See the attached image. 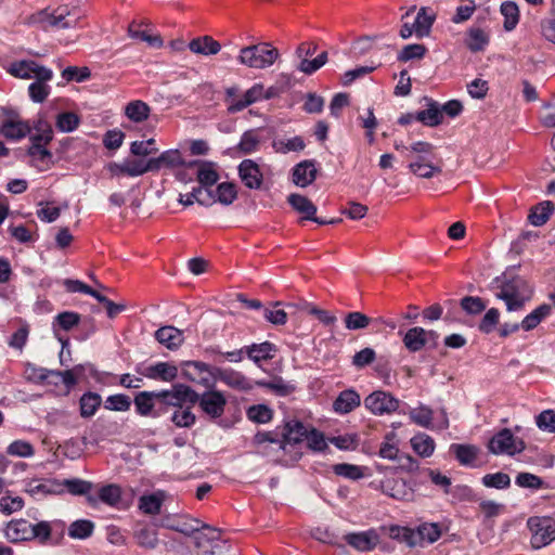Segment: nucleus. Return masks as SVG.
<instances>
[{"label":"nucleus","mask_w":555,"mask_h":555,"mask_svg":"<svg viewBox=\"0 0 555 555\" xmlns=\"http://www.w3.org/2000/svg\"><path fill=\"white\" fill-rule=\"evenodd\" d=\"M308 426L297 418L285 420L282 425L272 431L258 433L255 442L260 444L270 442L278 446L275 461L284 466L298 462L302 456V444L307 436Z\"/></svg>","instance_id":"obj_1"},{"label":"nucleus","mask_w":555,"mask_h":555,"mask_svg":"<svg viewBox=\"0 0 555 555\" xmlns=\"http://www.w3.org/2000/svg\"><path fill=\"white\" fill-rule=\"evenodd\" d=\"M495 281L500 283L496 296L504 300L508 311L521 310L525 304L532 298V286L519 275L506 271Z\"/></svg>","instance_id":"obj_2"},{"label":"nucleus","mask_w":555,"mask_h":555,"mask_svg":"<svg viewBox=\"0 0 555 555\" xmlns=\"http://www.w3.org/2000/svg\"><path fill=\"white\" fill-rule=\"evenodd\" d=\"M245 46V66L255 69H264L272 66L279 59V50L269 42H257L254 37Z\"/></svg>","instance_id":"obj_3"},{"label":"nucleus","mask_w":555,"mask_h":555,"mask_svg":"<svg viewBox=\"0 0 555 555\" xmlns=\"http://www.w3.org/2000/svg\"><path fill=\"white\" fill-rule=\"evenodd\" d=\"M34 18L35 22L42 25L43 29H68L78 26L80 16L75 10H70L67 5H60L52 11L49 9L41 10Z\"/></svg>","instance_id":"obj_4"},{"label":"nucleus","mask_w":555,"mask_h":555,"mask_svg":"<svg viewBox=\"0 0 555 555\" xmlns=\"http://www.w3.org/2000/svg\"><path fill=\"white\" fill-rule=\"evenodd\" d=\"M531 533L530 544L540 550L555 541V519L550 516H531L527 520Z\"/></svg>","instance_id":"obj_5"},{"label":"nucleus","mask_w":555,"mask_h":555,"mask_svg":"<svg viewBox=\"0 0 555 555\" xmlns=\"http://www.w3.org/2000/svg\"><path fill=\"white\" fill-rule=\"evenodd\" d=\"M196 555H227L228 545L220 538V532L209 526H203L202 532L194 537Z\"/></svg>","instance_id":"obj_6"},{"label":"nucleus","mask_w":555,"mask_h":555,"mask_svg":"<svg viewBox=\"0 0 555 555\" xmlns=\"http://www.w3.org/2000/svg\"><path fill=\"white\" fill-rule=\"evenodd\" d=\"M197 401L198 393L184 384H175L170 390L158 391L160 408L163 405H170L180 409L183 408V404L194 405Z\"/></svg>","instance_id":"obj_7"},{"label":"nucleus","mask_w":555,"mask_h":555,"mask_svg":"<svg viewBox=\"0 0 555 555\" xmlns=\"http://www.w3.org/2000/svg\"><path fill=\"white\" fill-rule=\"evenodd\" d=\"M526 444L521 439L516 438L508 428L496 433L488 442V449L493 454L514 455L525 450Z\"/></svg>","instance_id":"obj_8"},{"label":"nucleus","mask_w":555,"mask_h":555,"mask_svg":"<svg viewBox=\"0 0 555 555\" xmlns=\"http://www.w3.org/2000/svg\"><path fill=\"white\" fill-rule=\"evenodd\" d=\"M400 401L390 392L376 390L364 399V405L375 415L390 414L399 408Z\"/></svg>","instance_id":"obj_9"},{"label":"nucleus","mask_w":555,"mask_h":555,"mask_svg":"<svg viewBox=\"0 0 555 555\" xmlns=\"http://www.w3.org/2000/svg\"><path fill=\"white\" fill-rule=\"evenodd\" d=\"M135 411L141 416H158L162 413V408L155 409L159 405L158 391H141L135 395L133 399Z\"/></svg>","instance_id":"obj_10"},{"label":"nucleus","mask_w":555,"mask_h":555,"mask_svg":"<svg viewBox=\"0 0 555 555\" xmlns=\"http://www.w3.org/2000/svg\"><path fill=\"white\" fill-rule=\"evenodd\" d=\"M199 406L211 418L222 415L225 406V398L219 391H206L202 396L198 395Z\"/></svg>","instance_id":"obj_11"},{"label":"nucleus","mask_w":555,"mask_h":555,"mask_svg":"<svg viewBox=\"0 0 555 555\" xmlns=\"http://www.w3.org/2000/svg\"><path fill=\"white\" fill-rule=\"evenodd\" d=\"M345 540L357 551L369 552L377 545L379 537L376 530L370 529L362 532L349 533L345 537Z\"/></svg>","instance_id":"obj_12"},{"label":"nucleus","mask_w":555,"mask_h":555,"mask_svg":"<svg viewBox=\"0 0 555 555\" xmlns=\"http://www.w3.org/2000/svg\"><path fill=\"white\" fill-rule=\"evenodd\" d=\"M490 42V34L481 27H469L464 39L465 47L473 53L483 52Z\"/></svg>","instance_id":"obj_13"},{"label":"nucleus","mask_w":555,"mask_h":555,"mask_svg":"<svg viewBox=\"0 0 555 555\" xmlns=\"http://www.w3.org/2000/svg\"><path fill=\"white\" fill-rule=\"evenodd\" d=\"M197 166V181L204 189H209L219 180V175L216 170V166L210 162L193 160L186 165V168Z\"/></svg>","instance_id":"obj_14"},{"label":"nucleus","mask_w":555,"mask_h":555,"mask_svg":"<svg viewBox=\"0 0 555 555\" xmlns=\"http://www.w3.org/2000/svg\"><path fill=\"white\" fill-rule=\"evenodd\" d=\"M33 524L26 519H13L5 528V537L13 543L31 541Z\"/></svg>","instance_id":"obj_15"},{"label":"nucleus","mask_w":555,"mask_h":555,"mask_svg":"<svg viewBox=\"0 0 555 555\" xmlns=\"http://www.w3.org/2000/svg\"><path fill=\"white\" fill-rule=\"evenodd\" d=\"M276 352V347L270 341L261 344H253L245 349L247 358L253 361L257 366L261 367L263 362L273 359Z\"/></svg>","instance_id":"obj_16"},{"label":"nucleus","mask_w":555,"mask_h":555,"mask_svg":"<svg viewBox=\"0 0 555 555\" xmlns=\"http://www.w3.org/2000/svg\"><path fill=\"white\" fill-rule=\"evenodd\" d=\"M317 178L314 160H304L293 168V182L301 188L310 185Z\"/></svg>","instance_id":"obj_17"},{"label":"nucleus","mask_w":555,"mask_h":555,"mask_svg":"<svg viewBox=\"0 0 555 555\" xmlns=\"http://www.w3.org/2000/svg\"><path fill=\"white\" fill-rule=\"evenodd\" d=\"M155 338L170 350L177 349L183 343L182 331L171 325L159 327L155 332Z\"/></svg>","instance_id":"obj_18"},{"label":"nucleus","mask_w":555,"mask_h":555,"mask_svg":"<svg viewBox=\"0 0 555 555\" xmlns=\"http://www.w3.org/2000/svg\"><path fill=\"white\" fill-rule=\"evenodd\" d=\"M360 403V395L353 389H346L338 395L333 403V408L339 414H347L358 408Z\"/></svg>","instance_id":"obj_19"},{"label":"nucleus","mask_w":555,"mask_h":555,"mask_svg":"<svg viewBox=\"0 0 555 555\" xmlns=\"http://www.w3.org/2000/svg\"><path fill=\"white\" fill-rule=\"evenodd\" d=\"M143 374L145 377L151 379L171 382L178 376V367L168 362H158L147 366Z\"/></svg>","instance_id":"obj_20"},{"label":"nucleus","mask_w":555,"mask_h":555,"mask_svg":"<svg viewBox=\"0 0 555 555\" xmlns=\"http://www.w3.org/2000/svg\"><path fill=\"white\" fill-rule=\"evenodd\" d=\"M191 52L202 55H215L220 52L221 44L210 36L194 38L188 44Z\"/></svg>","instance_id":"obj_21"},{"label":"nucleus","mask_w":555,"mask_h":555,"mask_svg":"<svg viewBox=\"0 0 555 555\" xmlns=\"http://www.w3.org/2000/svg\"><path fill=\"white\" fill-rule=\"evenodd\" d=\"M198 203L199 205L209 206L216 202L214 193L209 189H204L203 186H197L192 190L191 193L186 195L180 194L179 203L184 206H190L194 203Z\"/></svg>","instance_id":"obj_22"},{"label":"nucleus","mask_w":555,"mask_h":555,"mask_svg":"<svg viewBox=\"0 0 555 555\" xmlns=\"http://www.w3.org/2000/svg\"><path fill=\"white\" fill-rule=\"evenodd\" d=\"M427 101V108L415 114L417 121H421L425 126L435 127L441 124L442 114L440 106L437 102L425 98Z\"/></svg>","instance_id":"obj_23"},{"label":"nucleus","mask_w":555,"mask_h":555,"mask_svg":"<svg viewBox=\"0 0 555 555\" xmlns=\"http://www.w3.org/2000/svg\"><path fill=\"white\" fill-rule=\"evenodd\" d=\"M30 126L22 120H12L7 119L3 121L0 132L1 134L11 140H18L22 138H25L27 134L30 133Z\"/></svg>","instance_id":"obj_24"},{"label":"nucleus","mask_w":555,"mask_h":555,"mask_svg":"<svg viewBox=\"0 0 555 555\" xmlns=\"http://www.w3.org/2000/svg\"><path fill=\"white\" fill-rule=\"evenodd\" d=\"M287 202L297 212L302 215L301 220L313 219V216L317 214V206L304 195L291 194Z\"/></svg>","instance_id":"obj_25"},{"label":"nucleus","mask_w":555,"mask_h":555,"mask_svg":"<svg viewBox=\"0 0 555 555\" xmlns=\"http://www.w3.org/2000/svg\"><path fill=\"white\" fill-rule=\"evenodd\" d=\"M151 159L154 172L159 171L163 167L175 168L184 165V160L179 150L165 151L158 157H153Z\"/></svg>","instance_id":"obj_26"},{"label":"nucleus","mask_w":555,"mask_h":555,"mask_svg":"<svg viewBox=\"0 0 555 555\" xmlns=\"http://www.w3.org/2000/svg\"><path fill=\"white\" fill-rule=\"evenodd\" d=\"M382 487L384 493L396 500H409L413 494L403 479H387Z\"/></svg>","instance_id":"obj_27"},{"label":"nucleus","mask_w":555,"mask_h":555,"mask_svg":"<svg viewBox=\"0 0 555 555\" xmlns=\"http://www.w3.org/2000/svg\"><path fill=\"white\" fill-rule=\"evenodd\" d=\"M435 18L436 15L429 8L423 7L420 9L414 22L415 34L418 38L429 35Z\"/></svg>","instance_id":"obj_28"},{"label":"nucleus","mask_w":555,"mask_h":555,"mask_svg":"<svg viewBox=\"0 0 555 555\" xmlns=\"http://www.w3.org/2000/svg\"><path fill=\"white\" fill-rule=\"evenodd\" d=\"M450 451L455 455L461 465L469 466L476 461L479 449L472 444L453 443L450 447Z\"/></svg>","instance_id":"obj_29"},{"label":"nucleus","mask_w":555,"mask_h":555,"mask_svg":"<svg viewBox=\"0 0 555 555\" xmlns=\"http://www.w3.org/2000/svg\"><path fill=\"white\" fill-rule=\"evenodd\" d=\"M552 212V202H542L530 209V212L528 215V221L534 227H542L548 221Z\"/></svg>","instance_id":"obj_30"},{"label":"nucleus","mask_w":555,"mask_h":555,"mask_svg":"<svg viewBox=\"0 0 555 555\" xmlns=\"http://www.w3.org/2000/svg\"><path fill=\"white\" fill-rule=\"evenodd\" d=\"M165 495L162 491L142 495L139 500V508L147 515H157L160 512Z\"/></svg>","instance_id":"obj_31"},{"label":"nucleus","mask_w":555,"mask_h":555,"mask_svg":"<svg viewBox=\"0 0 555 555\" xmlns=\"http://www.w3.org/2000/svg\"><path fill=\"white\" fill-rule=\"evenodd\" d=\"M425 336L426 334L423 327H412L405 333L403 337V344L409 351L417 352L422 350L427 344Z\"/></svg>","instance_id":"obj_32"},{"label":"nucleus","mask_w":555,"mask_h":555,"mask_svg":"<svg viewBox=\"0 0 555 555\" xmlns=\"http://www.w3.org/2000/svg\"><path fill=\"white\" fill-rule=\"evenodd\" d=\"M150 106L141 100L131 101L125 107V115L137 124L146 120L150 116Z\"/></svg>","instance_id":"obj_33"},{"label":"nucleus","mask_w":555,"mask_h":555,"mask_svg":"<svg viewBox=\"0 0 555 555\" xmlns=\"http://www.w3.org/2000/svg\"><path fill=\"white\" fill-rule=\"evenodd\" d=\"M278 95V89L274 87H270L267 90L263 88L262 83H255L251 88L245 91V107L248 105L260 101V100H269Z\"/></svg>","instance_id":"obj_34"},{"label":"nucleus","mask_w":555,"mask_h":555,"mask_svg":"<svg viewBox=\"0 0 555 555\" xmlns=\"http://www.w3.org/2000/svg\"><path fill=\"white\" fill-rule=\"evenodd\" d=\"M33 371L35 373L34 377L37 378L38 380H44L50 375H53V376L61 377L62 382L68 389L77 384V379L74 375L73 370H66V371L60 372V371H51V370H47V369L33 367Z\"/></svg>","instance_id":"obj_35"},{"label":"nucleus","mask_w":555,"mask_h":555,"mask_svg":"<svg viewBox=\"0 0 555 555\" xmlns=\"http://www.w3.org/2000/svg\"><path fill=\"white\" fill-rule=\"evenodd\" d=\"M101 403L102 398L99 393L92 391L83 393L79 400L80 415L86 418L93 416Z\"/></svg>","instance_id":"obj_36"},{"label":"nucleus","mask_w":555,"mask_h":555,"mask_svg":"<svg viewBox=\"0 0 555 555\" xmlns=\"http://www.w3.org/2000/svg\"><path fill=\"white\" fill-rule=\"evenodd\" d=\"M551 310L552 307L550 305L544 304L539 306L525 317L520 323L521 328L527 332L535 328L540 322L551 313Z\"/></svg>","instance_id":"obj_37"},{"label":"nucleus","mask_w":555,"mask_h":555,"mask_svg":"<svg viewBox=\"0 0 555 555\" xmlns=\"http://www.w3.org/2000/svg\"><path fill=\"white\" fill-rule=\"evenodd\" d=\"M500 11L504 16L503 27L506 31L515 29L519 22V9L513 1H505L501 4Z\"/></svg>","instance_id":"obj_38"},{"label":"nucleus","mask_w":555,"mask_h":555,"mask_svg":"<svg viewBox=\"0 0 555 555\" xmlns=\"http://www.w3.org/2000/svg\"><path fill=\"white\" fill-rule=\"evenodd\" d=\"M413 450L422 457H428L434 453L435 441L426 434L415 435L411 439Z\"/></svg>","instance_id":"obj_39"},{"label":"nucleus","mask_w":555,"mask_h":555,"mask_svg":"<svg viewBox=\"0 0 555 555\" xmlns=\"http://www.w3.org/2000/svg\"><path fill=\"white\" fill-rule=\"evenodd\" d=\"M263 175L259 166L251 159H245V186L249 189H260Z\"/></svg>","instance_id":"obj_40"},{"label":"nucleus","mask_w":555,"mask_h":555,"mask_svg":"<svg viewBox=\"0 0 555 555\" xmlns=\"http://www.w3.org/2000/svg\"><path fill=\"white\" fill-rule=\"evenodd\" d=\"M126 162V168L124 169V172L126 176L129 177H138L142 176L146 172H154L152 159H128Z\"/></svg>","instance_id":"obj_41"},{"label":"nucleus","mask_w":555,"mask_h":555,"mask_svg":"<svg viewBox=\"0 0 555 555\" xmlns=\"http://www.w3.org/2000/svg\"><path fill=\"white\" fill-rule=\"evenodd\" d=\"M389 537L401 543H405L410 547L417 545V533H415V530L408 527L391 526L389 528Z\"/></svg>","instance_id":"obj_42"},{"label":"nucleus","mask_w":555,"mask_h":555,"mask_svg":"<svg viewBox=\"0 0 555 555\" xmlns=\"http://www.w3.org/2000/svg\"><path fill=\"white\" fill-rule=\"evenodd\" d=\"M36 133L30 135L31 144L47 145L53 139L52 127L44 120H38L34 126Z\"/></svg>","instance_id":"obj_43"},{"label":"nucleus","mask_w":555,"mask_h":555,"mask_svg":"<svg viewBox=\"0 0 555 555\" xmlns=\"http://www.w3.org/2000/svg\"><path fill=\"white\" fill-rule=\"evenodd\" d=\"M94 530V524L88 519H79L70 524L68 535L73 539H87Z\"/></svg>","instance_id":"obj_44"},{"label":"nucleus","mask_w":555,"mask_h":555,"mask_svg":"<svg viewBox=\"0 0 555 555\" xmlns=\"http://www.w3.org/2000/svg\"><path fill=\"white\" fill-rule=\"evenodd\" d=\"M247 417L257 424L269 423L273 417V411L266 404H256L247 409Z\"/></svg>","instance_id":"obj_45"},{"label":"nucleus","mask_w":555,"mask_h":555,"mask_svg":"<svg viewBox=\"0 0 555 555\" xmlns=\"http://www.w3.org/2000/svg\"><path fill=\"white\" fill-rule=\"evenodd\" d=\"M134 539L139 546L153 550L158 544L157 533L156 531L150 528H141L134 532Z\"/></svg>","instance_id":"obj_46"},{"label":"nucleus","mask_w":555,"mask_h":555,"mask_svg":"<svg viewBox=\"0 0 555 555\" xmlns=\"http://www.w3.org/2000/svg\"><path fill=\"white\" fill-rule=\"evenodd\" d=\"M409 415L412 422L418 426L429 428L431 425L434 411L426 405H420L415 409H412Z\"/></svg>","instance_id":"obj_47"},{"label":"nucleus","mask_w":555,"mask_h":555,"mask_svg":"<svg viewBox=\"0 0 555 555\" xmlns=\"http://www.w3.org/2000/svg\"><path fill=\"white\" fill-rule=\"evenodd\" d=\"M79 322H80V315L76 312L65 311V312L59 313L55 317L54 323H53L55 335L57 336L56 330H55L56 325L64 331H70L73 327L77 326L79 324Z\"/></svg>","instance_id":"obj_48"},{"label":"nucleus","mask_w":555,"mask_h":555,"mask_svg":"<svg viewBox=\"0 0 555 555\" xmlns=\"http://www.w3.org/2000/svg\"><path fill=\"white\" fill-rule=\"evenodd\" d=\"M415 533H417V544L421 542L434 543L441 535V531L436 524L421 525Z\"/></svg>","instance_id":"obj_49"},{"label":"nucleus","mask_w":555,"mask_h":555,"mask_svg":"<svg viewBox=\"0 0 555 555\" xmlns=\"http://www.w3.org/2000/svg\"><path fill=\"white\" fill-rule=\"evenodd\" d=\"M370 323L371 319L359 311L349 312L345 317L346 328L350 331L363 330L367 327Z\"/></svg>","instance_id":"obj_50"},{"label":"nucleus","mask_w":555,"mask_h":555,"mask_svg":"<svg viewBox=\"0 0 555 555\" xmlns=\"http://www.w3.org/2000/svg\"><path fill=\"white\" fill-rule=\"evenodd\" d=\"M482 483L487 488L507 489L511 486V478L505 473L487 474L482 477Z\"/></svg>","instance_id":"obj_51"},{"label":"nucleus","mask_w":555,"mask_h":555,"mask_svg":"<svg viewBox=\"0 0 555 555\" xmlns=\"http://www.w3.org/2000/svg\"><path fill=\"white\" fill-rule=\"evenodd\" d=\"M131 406V399L127 395L118 393L109 396L105 402L104 408L111 411H128Z\"/></svg>","instance_id":"obj_52"},{"label":"nucleus","mask_w":555,"mask_h":555,"mask_svg":"<svg viewBox=\"0 0 555 555\" xmlns=\"http://www.w3.org/2000/svg\"><path fill=\"white\" fill-rule=\"evenodd\" d=\"M158 149L155 146V139L146 141H134L130 145V153L134 156L146 157L156 154Z\"/></svg>","instance_id":"obj_53"},{"label":"nucleus","mask_w":555,"mask_h":555,"mask_svg":"<svg viewBox=\"0 0 555 555\" xmlns=\"http://www.w3.org/2000/svg\"><path fill=\"white\" fill-rule=\"evenodd\" d=\"M99 498L102 502L115 506L120 501L121 489L117 485H107L100 489Z\"/></svg>","instance_id":"obj_54"},{"label":"nucleus","mask_w":555,"mask_h":555,"mask_svg":"<svg viewBox=\"0 0 555 555\" xmlns=\"http://www.w3.org/2000/svg\"><path fill=\"white\" fill-rule=\"evenodd\" d=\"M305 441L312 451H324L327 448L324 435L313 427H308Z\"/></svg>","instance_id":"obj_55"},{"label":"nucleus","mask_w":555,"mask_h":555,"mask_svg":"<svg viewBox=\"0 0 555 555\" xmlns=\"http://www.w3.org/2000/svg\"><path fill=\"white\" fill-rule=\"evenodd\" d=\"M409 169L415 176L420 178L429 179L436 173L441 172V167L433 165L429 163H410Z\"/></svg>","instance_id":"obj_56"},{"label":"nucleus","mask_w":555,"mask_h":555,"mask_svg":"<svg viewBox=\"0 0 555 555\" xmlns=\"http://www.w3.org/2000/svg\"><path fill=\"white\" fill-rule=\"evenodd\" d=\"M224 102L229 113H236L243 109V95L238 88H228Z\"/></svg>","instance_id":"obj_57"},{"label":"nucleus","mask_w":555,"mask_h":555,"mask_svg":"<svg viewBox=\"0 0 555 555\" xmlns=\"http://www.w3.org/2000/svg\"><path fill=\"white\" fill-rule=\"evenodd\" d=\"M515 483L520 488L540 489L544 488V481L537 475L531 473H519L516 476Z\"/></svg>","instance_id":"obj_58"},{"label":"nucleus","mask_w":555,"mask_h":555,"mask_svg":"<svg viewBox=\"0 0 555 555\" xmlns=\"http://www.w3.org/2000/svg\"><path fill=\"white\" fill-rule=\"evenodd\" d=\"M333 470L337 476H343L351 480H358L363 477L362 468L353 464H336L334 465Z\"/></svg>","instance_id":"obj_59"},{"label":"nucleus","mask_w":555,"mask_h":555,"mask_svg":"<svg viewBox=\"0 0 555 555\" xmlns=\"http://www.w3.org/2000/svg\"><path fill=\"white\" fill-rule=\"evenodd\" d=\"M171 422L178 427H191L195 423V415L191 406L177 409L171 415Z\"/></svg>","instance_id":"obj_60"},{"label":"nucleus","mask_w":555,"mask_h":555,"mask_svg":"<svg viewBox=\"0 0 555 555\" xmlns=\"http://www.w3.org/2000/svg\"><path fill=\"white\" fill-rule=\"evenodd\" d=\"M52 527L49 521H39L33 524L31 540H37L40 544H47L51 538Z\"/></svg>","instance_id":"obj_61"},{"label":"nucleus","mask_w":555,"mask_h":555,"mask_svg":"<svg viewBox=\"0 0 555 555\" xmlns=\"http://www.w3.org/2000/svg\"><path fill=\"white\" fill-rule=\"evenodd\" d=\"M35 61H20L11 65L9 72L15 77L30 79L34 74Z\"/></svg>","instance_id":"obj_62"},{"label":"nucleus","mask_w":555,"mask_h":555,"mask_svg":"<svg viewBox=\"0 0 555 555\" xmlns=\"http://www.w3.org/2000/svg\"><path fill=\"white\" fill-rule=\"evenodd\" d=\"M8 454L20 457H30L34 455V447L24 440H15L7 449Z\"/></svg>","instance_id":"obj_63"},{"label":"nucleus","mask_w":555,"mask_h":555,"mask_svg":"<svg viewBox=\"0 0 555 555\" xmlns=\"http://www.w3.org/2000/svg\"><path fill=\"white\" fill-rule=\"evenodd\" d=\"M537 426L544 431L555 433V411L545 410L537 416Z\"/></svg>","instance_id":"obj_64"}]
</instances>
